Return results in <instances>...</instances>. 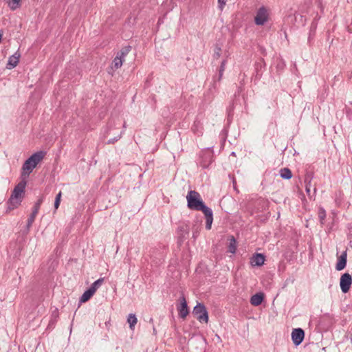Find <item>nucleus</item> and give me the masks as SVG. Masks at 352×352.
Returning a JSON list of instances; mask_svg holds the SVG:
<instances>
[{
    "label": "nucleus",
    "mask_w": 352,
    "mask_h": 352,
    "mask_svg": "<svg viewBox=\"0 0 352 352\" xmlns=\"http://www.w3.org/2000/svg\"><path fill=\"white\" fill-rule=\"evenodd\" d=\"M197 235H198V232H197V231H196V232H193V237H194L195 239V238H197Z\"/></svg>",
    "instance_id": "72a5a7b5"
},
{
    "label": "nucleus",
    "mask_w": 352,
    "mask_h": 352,
    "mask_svg": "<svg viewBox=\"0 0 352 352\" xmlns=\"http://www.w3.org/2000/svg\"><path fill=\"white\" fill-rule=\"evenodd\" d=\"M104 278H100L96 281H94L91 285L89 287L95 293L96 290L102 285L104 282Z\"/></svg>",
    "instance_id": "5701e85b"
},
{
    "label": "nucleus",
    "mask_w": 352,
    "mask_h": 352,
    "mask_svg": "<svg viewBox=\"0 0 352 352\" xmlns=\"http://www.w3.org/2000/svg\"><path fill=\"white\" fill-rule=\"evenodd\" d=\"M325 216H326L325 211L324 210H322V211L320 212V213H319V217H320V220L321 221L324 220L325 218Z\"/></svg>",
    "instance_id": "2f4dec72"
},
{
    "label": "nucleus",
    "mask_w": 352,
    "mask_h": 352,
    "mask_svg": "<svg viewBox=\"0 0 352 352\" xmlns=\"http://www.w3.org/2000/svg\"><path fill=\"white\" fill-rule=\"evenodd\" d=\"M226 65V60H223L221 63L220 67L219 68V71L224 72Z\"/></svg>",
    "instance_id": "c756f323"
},
{
    "label": "nucleus",
    "mask_w": 352,
    "mask_h": 352,
    "mask_svg": "<svg viewBox=\"0 0 352 352\" xmlns=\"http://www.w3.org/2000/svg\"><path fill=\"white\" fill-rule=\"evenodd\" d=\"M314 177V173L312 171H307L305 175V184H311V182Z\"/></svg>",
    "instance_id": "b1692460"
},
{
    "label": "nucleus",
    "mask_w": 352,
    "mask_h": 352,
    "mask_svg": "<svg viewBox=\"0 0 352 352\" xmlns=\"http://www.w3.org/2000/svg\"><path fill=\"white\" fill-rule=\"evenodd\" d=\"M268 12L265 7L261 6L256 12L254 17L255 24L257 25H263L268 19Z\"/></svg>",
    "instance_id": "423d86ee"
},
{
    "label": "nucleus",
    "mask_w": 352,
    "mask_h": 352,
    "mask_svg": "<svg viewBox=\"0 0 352 352\" xmlns=\"http://www.w3.org/2000/svg\"><path fill=\"white\" fill-rule=\"evenodd\" d=\"M167 254V248L165 245H158V247L151 248L150 251V256L152 261L158 265L164 261Z\"/></svg>",
    "instance_id": "7ed1b4c3"
},
{
    "label": "nucleus",
    "mask_w": 352,
    "mask_h": 352,
    "mask_svg": "<svg viewBox=\"0 0 352 352\" xmlns=\"http://www.w3.org/2000/svg\"><path fill=\"white\" fill-rule=\"evenodd\" d=\"M227 0H218V8L219 9L222 11L224 8V6L226 4Z\"/></svg>",
    "instance_id": "c85d7f7f"
},
{
    "label": "nucleus",
    "mask_w": 352,
    "mask_h": 352,
    "mask_svg": "<svg viewBox=\"0 0 352 352\" xmlns=\"http://www.w3.org/2000/svg\"><path fill=\"white\" fill-rule=\"evenodd\" d=\"M352 284V276L349 273L343 274L340 279V287L342 293H347Z\"/></svg>",
    "instance_id": "0eeeda50"
},
{
    "label": "nucleus",
    "mask_w": 352,
    "mask_h": 352,
    "mask_svg": "<svg viewBox=\"0 0 352 352\" xmlns=\"http://www.w3.org/2000/svg\"><path fill=\"white\" fill-rule=\"evenodd\" d=\"M187 206L189 209L196 211H201L206 217V228L211 229L213 221V212L211 208L204 202L200 194L195 190L188 191L186 195Z\"/></svg>",
    "instance_id": "f03ea898"
},
{
    "label": "nucleus",
    "mask_w": 352,
    "mask_h": 352,
    "mask_svg": "<svg viewBox=\"0 0 352 352\" xmlns=\"http://www.w3.org/2000/svg\"><path fill=\"white\" fill-rule=\"evenodd\" d=\"M46 152L38 151L33 153L23 163L21 172V181L15 186L8 200L6 212L17 208L21 204L27 185V179L37 164L45 157Z\"/></svg>",
    "instance_id": "f257e3e1"
},
{
    "label": "nucleus",
    "mask_w": 352,
    "mask_h": 352,
    "mask_svg": "<svg viewBox=\"0 0 352 352\" xmlns=\"http://www.w3.org/2000/svg\"><path fill=\"white\" fill-rule=\"evenodd\" d=\"M44 199V197L41 196L37 201L34 204V206L32 208V212L30 217L28 219L27 225H26V230L25 232L28 233L30 231V229L34 223L36 216L37 215L38 210L40 209L41 205L42 204Z\"/></svg>",
    "instance_id": "39448f33"
},
{
    "label": "nucleus",
    "mask_w": 352,
    "mask_h": 352,
    "mask_svg": "<svg viewBox=\"0 0 352 352\" xmlns=\"http://www.w3.org/2000/svg\"><path fill=\"white\" fill-rule=\"evenodd\" d=\"M5 1L8 3V7L12 10H15L21 7V0H5Z\"/></svg>",
    "instance_id": "aec40b11"
},
{
    "label": "nucleus",
    "mask_w": 352,
    "mask_h": 352,
    "mask_svg": "<svg viewBox=\"0 0 352 352\" xmlns=\"http://www.w3.org/2000/svg\"><path fill=\"white\" fill-rule=\"evenodd\" d=\"M192 314L200 322L208 323L209 319L208 314L203 303H197V305L194 307Z\"/></svg>",
    "instance_id": "20e7f679"
},
{
    "label": "nucleus",
    "mask_w": 352,
    "mask_h": 352,
    "mask_svg": "<svg viewBox=\"0 0 352 352\" xmlns=\"http://www.w3.org/2000/svg\"><path fill=\"white\" fill-rule=\"evenodd\" d=\"M314 193L316 192V187L314 188Z\"/></svg>",
    "instance_id": "c9c22d12"
},
{
    "label": "nucleus",
    "mask_w": 352,
    "mask_h": 352,
    "mask_svg": "<svg viewBox=\"0 0 352 352\" xmlns=\"http://www.w3.org/2000/svg\"><path fill=\"white\" fill-rule=\"evenodd\" d=\"M124 60L122 59L118 55L116 54V57L113 60V64L115 69L120 68L123 64Z\"/></svg>",
    "instance_id": "393cba45"
},
{
    "label": "nucleus",
    "mask_w": 352,
    "mask_h": 352,
    "mask_svg": "<svg viewBox=\"0 0 352 352\" xmlns=\"http://www.w3.org/2000/svg\"><path fill=\"white\" fill-rule=\"evenodd\" d=\"M280 176L284 179H289L292 177V173L289 168H283L279 170Z\"/></svg>",
    "instance_id": "6ab92c4d"
},
{
    "label": "nucleus",
    "mask_w": 352,
    "mask_h": 352,
    "mask_svg": "<svg viewBox=\"0 0 352 352\" xmlns=\"http://www.w3.org/2000/svg\"><path fill=\"white\" fill-rule=\"evenodd\" d=\"M347 263V253L346 251L342 252L340 256L338 257V261L336 265V270L341 271L346 267Z\"/></svg>",
    "instance_id": "9d476101"
},
{
    "label": "nucleus",
    "mask_w": 352,
    "mask_h": 352,
    "mask_svg": "<svg viewBox=\"0 0 352 352\" xmlns=\"http://www.w3.org/2000/svg\"><path fill=\"white\" fill-rule=\"evenodd\" d=\"M61 191H60L56 196L55 201H54V208L55 210H57L60 206V198H61Z\"/></svg>",
    "instance_id": "a878e982"
},
{
    "label": "nucleus",
    "mask_w": 352,
    "mask_h": 352,
    "mask_svg": "<svg viewBox=\"0 0 352 352\" xmlns=\"http://www.w3.org/2000/svg\"><path fill=\"white\" fill-rule=\"evenodd\" d=\"M180 305L177 307V311L179 312V316L182 318H185L189 313L187 302L184 296H181L179 298Z\"/></svg>",
    "instance_id": "1a4fd4ad"
},
{
    "label": "nucleus",
    "mask_w": 352,
    "mask_h": 352,
    "mask_svg": "<svg viewBox=\"0 0 352 352\" xmlns=\"http://www.w3.org/2000/svg\"><path fill=\"white\" fill-rule=\"evenodd\" d=\"M191 129L195 134L197 135L198 136H200L203 133L204 128L201 122L199 120L196 119L194 121Z\"/></svg>",
    "instance_id": "dca6fc26"
},
{
    "label": "nucleus",
    "mask_w": 352,
    "mask_h": 352,
    "mask_svg": "<svg viewBox=\"0 0 352 352\" xmlns=\"http://www.w3.org/2000/svg\"><path fill=\"white\" fill-rule=\"evenodd\" d=\"M242 89H243V86H239L238 87V90H237V92H235V95L237 94H239L241 93V91H242Z\"/></svg>",
    "instance_id": "473e14b6"
},
{
    "label": "nucleus",
    "mask_w": 352,
    "mask_h": 352,
    "mask_svg": "<svg viewBox=\"0 0 352 352\" xmlns=\"http://www.w3.org/2000/svg\"><path fill=\"white\" fill-rule=\"evenodd\" d=\"M131 49L132 47L131 45L124 46L117 53V55L124 60L125 56L130 52Z\"/></svg>",
    "instance_id": "412c9836"
},
{
    "label": "nucleus",
    "mask_w": 352,
    "mask_h": 352,
    "mask_svg": "<svg viewBox=\"0 0 352 352\" xmlns=\"http://www.w3.org/2000/svg\"><path fill=\"white\" fill-rule=\"evenodd\" d=\"M224 72L218 71V75H215L212 78V83L210 85V90L213 89L214 91H217L218 89V84L220 82Z\"/></svg>",
    "instance_id": "2eb2a0df"
},
{
    "label": "nucleus",
    "mask_w": 352,
    "mask_h": 352,
    "mask_svg": "<svg viewBox=\"0 0 352 352\" xmlns=\"http://www.w3.org/2000/svg\"><path fill=\"white\" fill-rule=\"evenodd\" d=\"M20 56L21 55L18 52H15L13 55L10 56L8 58L7 68H14L18 65Z\"/></svg>",
    "instance_id": "f8f14e48"
},
{
    "label": "nucleus",
    "mask_w": 352,
    "mask_h": 352,
    "mask_svg": "<svg viewBox=\"0 0 352 352\" xmlns=\"http://www.w3.org/2000/svg\"><path fill=\"white\" fill-rule=\"evenodd\" d=\"M95 293L89 287L85 291L82 295L80 297V302L83 303L88 301Z\"/></svg>",
    "instance_id": "f3484780"
},
{
    "label": "nucleus",
    "mask_w": 352,
    "mask_h": 352,
    "mask_svg": "<svg viewBox=\"0 0 352 352\" xmlns=\"http://www.w3.org/2000/svg\"><path fill=\"white\" fill-rule=\"evenodd\" d=\"M212 161V156L210 154H205L201 157L199 162L200 166L203 168H208Z\"/></svg>",
    "instance_id": "4468645a"
},
{
    "label": "nucleus",
    "mask_w": 352,
    "mask_h": 352,
    "mask_svg": "<svg viewBox=\"0 0 352 352\" xmlns=\"http://www.w3.org/2000/svg\"><path fill=\"white\" fill-rule=\"evenodd\" d=\"M122 135V132H120V133L116 137L109 139L107 143L108 144H114L116 142L118 141L121 138Z\"/></svg>",
    "instance_id": "cd10ccee"
},
{
    "label": "nucleus",
    "mask_w": 352,
    "mask_h": 352,
    "mask_svg": "<svg viewBox=\"0 0 352 352\" xmlns=\"http://www.w3.org/2000/svg\"><path fill=\"white\" fill-rule=\"evenodd\" d=\"M153 334H156L157 333V331H156V329L155 327H153Z\"/></svg>",
    "instance_id": "f704fd0d"
},
{
    "label": "nucleus",
    "mask_w": 352,
    "mask_h": 352,
    "mask_svg": "<svg viewBox=\"0 0 352 352\" xmlns=\"http://www.w3.org/2000/svg\"><path fill=\"white\" fill-rule=\"evenodd\" d=\"M221 47L219 46L218 45H216L215 47H214L213 57L216 59L219 58L221 56Z\"/></svg>",
    "instance_id": "bb28decb"
},
{
    "label": "nucleus",
    "mask_w": 352,
    "mask_h": 352,
    "mask_svg": "<svg viewBox=\"0 0 352 352\" xmlns=\"http://www.w3.org/2000/svg\"><path fill=\"white\" fill-rule=\"evenodd\" d=\"M265 261V257L263 254L256 253L250 258V263L252 266H261Z\"/></svg>",
    "instance_id": "9b49d317"
},
{
    "label": "nucleus",
    "mask_w": 352,
    "mask_h": 352,
    "mask_svg": "<svg viewBox=\"0 0 352 352\" xmlns=\"http://www.w3.org/2000/svg\"><path fill=\"white\" fill-rule=\"evenodd\" d=\"M229 245L228 251L232 254H235L236 251V240L234 236L229 237Z\"/></svg>",
    "instance_id": "a211bd4d"
},
{
    "label": "nucleus",
    "mask_w": 352,
    "mask_h": 352,
    "mask_svg": "<svg viewBox=\"0 0 352 352\" xmlns=\"http://www.w3.org/2000/svg\"><path fill=\"white\" fill-rule=\"evenodd\" d=\"M231 155H235V153H234V152H232Z\"/></svg>",
    "instance_id": "e433bc0d"
},
{
    "label": "nucleus",
    "mask_w": 352,
    "mask_h": 352,
    "mask_svg": "<svg viewBox=\"0 0 352 352\" xmlns=\"http://www.w3.org/2000/svg\"><path fill=\"white\" fill-rule=\"evenodd\" d=\"M311 184H305V190L309 197H311Z\"/></svg>",
    "instance_id": "7c9ffc66"
},
{
    "label": "nucleus",
    "mask_w": 352,
    "mask_h": 352,
    "mask_svg": "<svg viewBox=\"0 0 352 352\" xmlns=\"http://www.w3.org/2000/svg\"><path fill=\"white\" fill-rule=\"evenodd\" d=\"M305 338V331L301 328L294 329L292 332V340L294 345L298 346L300 344Z\"/></svg>",
    "instance_id": "6e6552de"
},
{
    "label": "nucleus",
    "mask_w": 352,
    "mask_h": 352,
    "mask_svg": "<svg viewBox=\"0 0 352 352\" xmlns=\"http://www.w3.org/2000/svg\"><path fill=\"white\" fill-rule=\"evenodd\" d=\"M265 295L262 292H258L254 294L250 298V303L254 306H258L261 305L264 300Z\"/></svg>",
    "instance_id": "ddd939ff"
},
{
    "label": "nucleus",
    "mask_w": 352,
    "mask_h": 352,
    "mask_svg": "<svg viewBox=\"0 0 352 352\" xmlns=\"http://www.w3.org/2000/svg\"><path fill=\"white\" fill-rule=\"evenodd\" d=\"M138 322V319L134 314H129L127 317V322L129 324L131 329H134L135 325Z\"/></svg>",
    "instance_id": "4be33fe9"
}]
</instances>
